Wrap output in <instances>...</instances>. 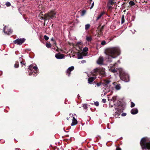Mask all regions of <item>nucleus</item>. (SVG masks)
Wrapping results in <instances>:
<instances>
[{"label":"nucleus","mask_w":150,"mask_h":150,"mask_svg":"<svg viewBox=\"0 0 150 150\" xmlns=\"http://www.w3.org/2000/svg\"><path fill=\"white\" fill-rule=\"evenodd\" d=\"M117 64H115L113 65L112 64L110 65L109 70L113 73H115L117 71V70H119L120 74V76L121 79L125 82H127L129 81V76L128 74L125 73L122 74V69L121 68L117 69L116 66Z\"/></svg>","instance_id":"obj_1"},{"label":"nucleus","mask_w":150,"mask_h":150,"mask_svg":"<svg viewBox=\"0 0 150 150\" xmlns=\"http://www.w3.org/2000/svg\"><path fill=\"white\" fill-rule=\"evenodd\" d=\"M120 50L118 48H112L108 50L106 57L109 59L115 58L120 54Z\"/></svg>","instance_id":"obj_2"},{"label":"nucleus","mask_w":150,"mask_h":150,"mask_svg":"<svg viewBox=\"0 0 150 150\" xmlns=\"http://www.w3.org/2000/svg\"><path fill=\"white\" fill-rule=\"evenodd\" d=\"M140 145L142 149H147L150 150V140L147 137L142 139L140 142Z\"/></svg>","instance_id":"obj_3"},{"label":"nucleus","mask_w":150,"mask_h":150,"mask_svg":"<svg viewBox=\"0 0 150 150\" xmlns=\"http://www.w3.org/2000/svg\"><path fill=\"white\" fill-rule=\"evenodd\" d=\"M91 73V75L93 76H95L98 74L103 75L105 74V69L102 68H96L94 69Z\"/></svg>","instance_id":"obj_4"},{"label":"nucleus","mask_w":150,"mask_h":150,"mask_svg":"<svg viewBox=\"0 0 150 150\" xmlns=\"http://www.w3.org/2000/svg\"><path fill=\"white\" fill-rule=\"evenodd\" d=\"M56 14V13L54 11H51L47 14H46L43 18L42 17H41V19H44L45 21L46 20L48 19L49 18L53 19L55 18V15Z\"/></svg>","instance_id":"obj_5"},{"label":"nucleus","mask_w":150,"mask_h":150,"mask_svg":"<svg viewBox=\"0 0 150 150\" xmlns=\"http://www.w3.org/2000/svg\"><path fill=\"white\" fill-rule=\"evenodd\" d=\"M33 69L37 71V70L38 69V67L36 66H33V65L32 64L30 65L29 67V68H28V72H29V74L30 75H32V74H33V72L32 73H31L30 72L32 71V69Z\"/></svg>","instance_id":"obj_6"},{"label":"nucleus","mask_w":150,"mask_h":150,"mask_svg":"<svg viewBox=\"0 0 150 150\" xmlns=\"http://www.w3.org/2000/svg\"><path fill=\"white\" fill-rule=\"evenodd\" d=\"M25 39L24 38L18 39L14 41V42L17 45H21L23 43Z\"/></svg>","instance_id":"obj_7"},{"label":"nucleus","mask_w":150,"mask_h":150,"mask_svg":"<svg viewBox=\"0 0 150 150\" xmlns=\"http://www.w3.org/2000/svg\"><path fill=\"white\" fill-rule=\"evenodd\" d=\"M114 2L112 0H109V2L107 5V7L108 9L112 10L113 8L112 6L115 4Z\"/></svg>","instance_id":"obj_8"},{"label":"nucleus","mask_w":150,"mask_h":150,"mask_svg":"<svg viewBox=\"0 0 150 150\" xmlns=\"http://www.w3.org/2000/svg\"><path fill=\"white\" fill-rule=\"evenodd\" d=\"M7 30H6V26H5L3 29V31L4 32V33L5 34H10L12 32V30H11V29H7Z\"/></svg>","instance_id":"obj_9"},{"label":"nucleus","mask_w":150,"mask_h":150,"mask_svg":"<svg viewBox=\"0 0 150 150\" xmlns=\"http://www.w3.org/2000/svg\"><path fill=\"white\" fill-rule=\"evenodd\" d=\"M74 69V67L73 66H71L69 67L67 70L66 71V74L67 75L69 76L70 75L71 72L73 71Z\"/></svg>","instance_id":"obj_10"},{"label":"nucleus","mask_w":150,"mask_h":150,"mask_svg":"<svg viewBox=\"0 0 150 150\" xmlns=\"http://www.w3.org/2000/svg\"><path fill=\"white\" fill-rule=\"evenodd\" d=\"M55 57L57 59H62L64 57V55L63 54L58 53L55 54Z\"/></svg>","instance_id":"obj_11"},{"label":"nucleus","mask_w":150,"mask_h":150,"mask_svg":"<svg viewBox=\"0 0 150 150\" xmlns=\"http://www.w3.org/2000/svg\"><path fill=\"white\" fill-rule=\"evenodd\" d=\"M86 55L87 54H83L82 53H78L77 54L78 59H82L83 56H86Z\"/></svg>","instance_id":"obj_12"},{"label":"nucleus","mask_w":150,"mask_h":150,"mask_svg":"<svg viewBox=\"0 0 150 150\" xmlns=\"http://www.w3.org/2000/svg\"><path fill=\"white\" fill-rule=\"evenodd\" d=\"M103 58L102 57H99L97 61V63L99 64H103Z\"/></svg>","instance_id":"obj_13"},{"label":"nucleus","mask_w":150,"mask_h":150,"mask_svg":"<svg viewBox=\"0 0 150 150\" xmlns=\"http://www.w3.org/2000/svg\"><path fill=\"white\" fill-rule=\"evenodd\" d=\"M72 120V122L71 124V126H74L77 124V121L76 119L75 118L74 116H73V118Z\"/></svg>","instance_id":"obj_14"},{"label":"nucleus","mask_w":150,"mask_h":150,"mask_svg":"<svg viewBox=\"0 0 150 150\" xmlns=\"http://www.w3.org/2000/svg\"><path fill=\"white\" fill-rule=\"evenodd\" d=\"M131 113L132 114H135L138 112V110L136 108H133L132 109L131 111Z\"/></svg>","instance_id":"obj_15"},{"label":"nucleus","mask_w":150,"mask_h":150,"mask_svg":"<svg viewBox=\"0 0 150 150\" xmlns=\"http://www.w3.org/2000/svg\"><path fill=\"white\" fill-rule=\"evenodd\" d=\"M96 78L93 77H90L88 79V83L90 84H91L92 82Z\"/></svg>","instance_id":"obj_16"},{"label":"nucleus","mask_w":150,"mask_h":150,"mask_svg":"<svg viewBox=\"0 0 150 150\" xmlns=\"http://www.w3.org/2000/svg\"><path fill=\"white\" fill-rule=\"evenodd\" d=\"M121 86L120 84H118L117 85L115 86V88L117 90H118L121 89Z\"/></svg>","instance_id":"obj_17"},{"label":"nucleus","mask_w":150,"mask_h":150,"mask_svg":"<svg viewBox=\"0 0 150 150\" xmlns=\"http://www.w3.org/2000/svg\"><path fill=\"white\" fill-rule=\"evenodd\" d=\"M129 4L131 6H133L135 5L134 2L131 0L129 2Z\"/></svg>","instance_id":"obj_18"},{"label":"nucleus","mask_w":150,"mask_h":150,"mask_svg":"<svg viewBox=\"0 0 150 150\" xmlns=\"http://www.w3.org/2000/svg\"><path fill=\"white\" fill-rule=\"evenodd\" d=\"M90 25L89 24H86L85 26V29L86 30H88L90 27Z\"/></svg>","instance_id":"obj_19"},{"label":"nucleus","mask_w":150,"mask_h":150,"mask_svg":"<svg viewBox=\"0 0 150 150\" xmlns=\"http://www.w3.org/2000/svg\"><path fill=\"white\" fill-rule=\"evenodd\" d=\"M86 40L88 42L91 41L92 40V38L91 36L87 37L86 38Z\"/></svg>","instance_id":"obj_20"},{"label":"nucleus","mask_w":150,"mask_h":150,"mask_svg":"<svg viewBox=\"0 0 150 150\" xmlns=\"http://www.w3.org/2000/svg\"><path fill=\"white\" fill-rule=\"evenodd\" d=\"M86 11L85 10H83L82 11L81 13V16H83L86 13Z\"/></svg>","instance_id":"obj_21"},{"label":"nucleus","mask_w":150,"mask_h":150,"mask_svg":"<svg viewBox=\"0 0 150 150\" xmlns=\"http://www.w3.org/2000/svg\"><path fill=\"white\" fill-rule=\"evenodd\" d=\"M103 13H101L100 15H99L97 17L96 19V20H98L103 15Z\"/></svg>","instance_id":"obj_22"},{"label":"nucleus","mask_w":150,"mask_h":150,"mask_svg":"<svg viewBox=\"0 0 150 150\" xmlns=\"http://www.w3.org/2000/svg\"><path fill=\"white\" fill-rule=\"evenodd\" d=\"M46 46L47 48H50L51 47L52 45L50 43H47L46 44Z\"/></svg>","instance_id":"obj_23"},{"label":"nucleus","mask_w":150,"mask_h":150,"mask_svg":"<svg viewBox=\"0 0 150 150\" xmlns=\"http://www.w3.org/2000/svg\"><path fill=\"white\" fill-rule=\"evenodd\" d=\"M19 66V64L18 62H16L15 65L14 67L15 68H18Z\"/></svg>","instance_id":"obj_24"},{"label":"nucleus","mask_w":150,"mask_h":150,"mask_svg":"<svg viewBox=\"0 0 150 150\" xmlns=\"http://www.w3.org/2000/svg\"><path fill=\"white\" fill-rule=\"evenodd\" d=\"M125 22V19H124V15H123L122 16V23H123Z\"/></svg>","instance_id":"obj_25"},{"label":"nucleus","mask_w":150,"mask_h":150,"mask_svg":"<svg viewBox=\"0 0 150 150\" xmlns=\"http://www.w3.org/2000/svg\"><path fill=\"white\" fill-rule=\"evenodd\" d=\"M83 107L85 109H86L87 108V105L86 104H83Z\"/></svg>","instance_id":"obj_26"},{"label":"nucleus","mask_w":150,"mask_h":150,"mask_svg":"<svg viewBox=\"0 0 150 150\" xmlns=\"http://www.w3.org/2000/svg\"><path fill=\"white\" fill-rule=\"evenodd\" d=\"M88 48L87 47H85L83 49V51L84 52H86L88 51Z\"/></svg>","instance_id":"obj_27"},{"label":"nucleus","mask_w":150,"mask_h":150,"mask_svg":"<svg viewBox=\"0 0 150 150\" xmlns=\"http://www.w3.org/2000/svg\"><path fill=\"white\" fill-rule=\"evenodd\" d=\"M6 5L7 6H11V4L9 2H7L6 3Z\"/></svg>","instance_id":"obj_28"},{"label":"nucleus","mask_w":150,"mask_h":150,"mask_svg":"<svg viewBox=\"0 0 150 150\" xmlns=\"http://www.w3.org/2000/svg\"><path fill=\"white\" fill-rule=\"evenodd\" d=\"M44 38L45 40H48L49 37L46 35L44 36Z\"/></svg>","instance_id":"obj_29"},{"label":"nucleus","mask_w":150,"mask_h":150,"mask_svg":"<svg viewBox=\"0 0 150 150\" xmlns=\"http://www.w3.org/2000/svg\"><path fill=\"white\" fill-rule=\"evenodd\" d=\"M135 106V104L132 102H131V107L132 108L133 107Z\"/></svg>","instance_id":"obj_30"},{"label":"nucleus","mask_w":150,"mask_h":150,"mask_svg":"<svg viewBox=\"0 0 150 150\" xmlns=\"http://www.w3.org/2000/svg\"><path fill=\"white\" fill-rule=\"evenodd\" d=\"M95 105L98 106L99 105V103L98 102H96L95 103Z\"/></svg>","instance_id":"obj_31"},{"label":"nucleus","mask_w":150,"mask_h":150,"mask_svg":"<svg viewBox=\"0 0 150 150\" xmlns=\"http://www.w3.org/2000/svg\"><path fill=\"white\" fill-rule=\"evenodd\" d=\"M94 2H93L92 3V4L91 7L90 8V9H92L93 8V6H94Z\"/></svg>","instance_id":"obj_32"},{"label":"nucleus","mask_w":150,"mask_h":150,"mask_svg":"<svg viewBox=\"0 0 150 150\" xmlns=\"http://www.w3.org/2000/svg\"><path fill=\"white\" fill-rule=\"evenodd\" d=\"M102 101L103 103H105L106 102V100L105 99H103Z\"/></svg>","instance_id":"obj_33"},{"label":"nucleus","mask_w":150,"mask_h":150,"mask_svg":"<svg viewBox=\"0 0 150 150\" xmlns=\"http://www.w3.org/2000/svg\"><path fill=\"white\" fill-rule=\"evenodd\" d=\"M126 115V114L125 113H123L122 114V116H125Z\"/></svg>","instance_id":"obj_34"},{"label":"nucleus","mask_w":150,"mask_h":150,"mask_svg":"<svg viewBox=\"0 0 150 150\" xmlns=\"http://www.w3.org/2000/svg\"><path fill=\"white\" fill-rule=\"evenodd\" d=\"M101 44L102 45H104L105 44V41H103Z\"/></svg>","instance_id":"obj_35"},{"label":"nucleus","mask_w":150,"mask_h":150,"mask_svg":"<svg viewBox=\"0 0 150 150\" xmlns=\"http://www.w3.org/2000/svg\"><path fill=\"white\" fill-rule=\"evenodd\" d=\"M110 81H109L108 80L106 81L105 83L106 84H108L110 83Z\"/></svg>","instance_id":"obj_36"},{"label":"nucleus","mask_w":150,"mask_h":150,"mask_svg":"<svg viewBox=\"0 0 150 150\" xmlns=\"http://www.w3.org/2000/svg\"><path fill=\"white\" fill-rule=\"evenodd\" d=\"M86 62V61L85 60H82L81 61V63H84Z\"/></svg>","instance_id":"obj_37"},{"label":"nucleus","mask_w":150,"mask_h":150,"mask_svg":"<svg viewBox=\"0 0 150 150\" xmlns=\"http://www.w3.org/2000/svg\"><path fill=\"white\" fill-rule=\"evenodd\" d=\"M116 150H121V149L119 148H116Z\"/></svg>","instance_id":"obj_38"},{"label":"nucleus","mask_w":150,"mask_h":150,"mask_svg":"<svg viewBox=\"0 0 150 150\" xmlns=\"http://www.w3.org/2000/svg\"><path fill=\"white\" fill-rule=\"evenodd\" d=\"M100 83H98L97 84V85L98 86H100Z\"/></svg>","instance_id":"obj_39"},{"label":"nucleus","mask_w":150,"mask_h":150,"mask_svg":"<svg viewBox=\"0 0 150 150\" xmlns=\"http://www.w3.org/2000/svg\"><path fill=\"white\" fill-rule=\"evenodd\" d=\"M51 40L52 41H53L54 40V39L53 38H52L51 39Z\"/></svg>","instance_id":"obj_40"},{"label":"nucleus","mask_w":150,"mask_h":150,"mask_svg":"<svg viewBox=\"0 0 150 150\" xmlns=\"http://www.w3.org/2000/svg\"><path fill=\"white\" fill-rule=\"evenodd\" d=\"M16 150H20L18 148H16Z\"/></svg>","instance_id":"obj_41"},{"label":"nucleus","mask_w":150,"mask_h":150,"mask_svg":"<svg viewBox=\"0 0 150 150\" xmlns=\"http://www.w3.org/2000/svg\"><path fill=\"white\" fill-rule=\"evenodd\" d=\"M21 64H23V63L22 62H21Z\"/></svg>","instance_id":"obj_42"},{"label":"nucleus","mask_w":150,"mask_h":150,"mask_svg":"<svg viewBox=\"0 0 150 150\" xmlns=\"http://www.w3.org/2000/svg\"><path fill=\"white\" fill-rule=\"evenodd\" d=\"M89 0L90 1H92V0Z\"/></svg>","instance_id":"obj_43"},{"label":"nucleus","mask_w":150,"mask_h":150,"mask_svg":"<svg viewBox=\"0 0 150 150\" xmlns=\"http://www.w3.org/2000/svg\"><path fill=\"white\" fill-rule=\"evenodd\" d=\"M33 76H35L36 75H35L34 74H33Z\"/></svg>","instance_id":"obj_44"},{"label":"nucleus","mask_w":150,"mask_h":150,"mask_svg":"<svg viewBox=\"0 0 150 150\" xmlns=\"http://www.w3.org/2000/svg\"><path fill=\"white\" fill-rule=\"evenodd\" d=\"M67 120H69V118H68L67 117Z\"/></svg>","instance_id":"obj_45"},{"label":"nucleus","mask_w":150,"mask_h":150,"mask_svg":"<svg viewBox=\"0 0 150 150\" xmlns=\"http://www.w3.org/2000/svg\"><path fill=\"white\" fill-rule=\"evenodd\" d=\"M108 61H110V60H108Z\"/></svg>","instance_id":"obj_46"},{"label":"nucleus","mask_w":150,"mask_h":150,"mask_svg":"<svg viewBox=\"0 0 150 150\" xmlns=\"http://www.w3.org/2000/svg\"><path fill=\"white\" fill-rule=\"evenodd\" d=\"M6 29H7V28H6ZM7 29H8V28H7Z\"/></svg>","instance_id":"obj_47"}]
</instances>
